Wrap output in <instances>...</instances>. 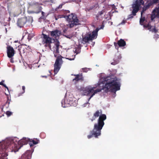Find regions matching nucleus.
I'll return each instance as SVG.
<instances>
[{
	"mask_svg": "<svg viewBox=\"0 0 159 159\" xmlns=\"http://www.w3.org/2000/svg\"><path fill=\"white\" fill-rule=\"evenodd\" d=\"M61 34V31L57 29L50 32L51 36L56 39H57V38H59Z\"/></svg>",
	"mask_w": 159,
	"mask_h": 159,
	"instance_id": "ddd939ff",
	"label": "nucleus"
},
{
	"mask_svg": "<svg viewBox=\"0 0 159 159\" xmlns=\"http://www.w3.org/2000/svg\"><path fill=\"white\" fill-rule=\"evenodd\" d=\"M63 4H61L58 7H57L56 8V9H58L59 8H61L62 7L63 5Z\"/></svg>",
	"mask_w": 159,
	"mask_h": 159,
	"instance_id": "c756f323",
	"label": "nucleus"
},
{
	"mask_svg": "<svg viewBox=\"0 0 159 159\" xmlns=\"http://www.w3.org/2000/svg\"><path fill=\"white\" fill-rule=\"evenodd\" d=\"M43 36L42 43L44 46L49 48L50 50H52L51 43H52V39L48 36L43 33L42 34Z\"/></svg>",
	"mask_w": 159,
	"mask_h": 159,
	"instance_id": "423d86ee",
	"label": "nucleus"
},
{
	"mask_svg": "<svg viewBox=\"0 0 159 159\" xmlns=\"http://www.w3.org/2000/svg\"><path fill=\"white\" fill-rule=\"evenodd\" d=\"M75 58V56H74V57H73L72 58H68L67 59L69 60H70L71 61V60H74V59Z\"/></svg>",
	"mask_w": 159,
	"mask_h": 159,
	"instance_id": "72a5a7b5",
	"label": "nucleus"
},
{
	"mask_svg": "<svg viewBox=\"0 0 159 159\" xmlns=\"http://www.w3.org/2000/svg\"><path fill=\"white\" fill-rule=\"evenodd\" d=\"M83 71L84 72H86V70H87L86 69H83Z\"/></svg>",
	"mask_w": 159,
	"mask_h": 159,
	"instance_id": "ea45409f",
	"label": "nucleus"
},
{
	"mask_svg": "<svg viewBox=\"0 0 159 159\" xmlns=\"http://www.w3.org/2000/svg\"><path fill=\"white\" fill-rule=\"evenodd\" d=\"M145 20V17L141 18L140 20V23L141 25H143V23Z\"/></svg>",
	"mask_w": 159,
	"mask_h": 159,
	"instance_id": "393cba45",
	"label": "nucleus"
},
{
	"mask_svg": "<svg viewBox=\"0 0 159 159\" xmlns=\"http://www.w3.org/2000/svg\"><path fill=\"white\" fill-rule=\"evenodd\" d=\"M67 30L66 29H65L64 30H63V32H64V33H65L66 31Z\"/></svg>",
	"mask_w": 159,
	"mask_h": 159,
	"instance_id": "58836bf2",
	"label": "nucleus"
},
{
	"mask_svg": "<svg viewBox=\"0 0 159 159\" xmlns=\"http://www.w3.org/2000/svg\"><path fill=\"white\" fill-rule=\"evenodd\" d=\"M153 14L151 16V18L152 20H153L156 17V16L155 13L152 12Z\"/></svg>",
	"mask_w": 159,
	"mask_h": 159,
	"instance_id": "bb28decb",
	"label": "nucleus"
},
{
	"mask_svg": "<svg viewBox=\"0 0 159 159\" xmlns=\"http://www.w3.org/2000/svg\"><path fill=\"white\" fill-rule=\"evenodd\" d=\"M151 5V4H149L148 5L146 6H145V8H147V9L149 7V6Z\"/></svg>",
	"mask_w": 159,
	"mask_h": 159,
	"instance_id": "f704fd0d",
	"label": "nucleus"
},
{
	"mask_svg": "<svg viewBox=\"0 0 159 159\" xmlns=\"http://www.w3.org/2000/svg\"><path fill=\"white\" fill-rule=\"evenodd\" d=\"M10 62L11 63H13V60L12 59H10Z\"/></svg>",
	"mask_w": 159,
	"mask_h": 159,
	"instance_id": "a19ab883",
	"label": "nucleus"
},
{
	"mask_svg": "<svg viewBox=\"0 0 159 159\" xmlns=\"http://www.w3.org/2000/svg\"><path fill=\"white\" fill-rule=\"evenodd\" d=\"M103 13H104V11H101L99 12H98V14L100 15H102V14H103Z\"/></svg>",
	"mask_w": 159,
	"mask_h": 159,
	"instance_id": "2f4dec72",
	"label": "nucleus"
},
{
	"mask_svg": "<svg viewBox=\"0 0 159 159\" xmlns=\"http://www.w3.org/2000/svg\"><path fill=\"white\" fill-rule=\"evenodd\" d=\"M29 5L34 10V11H32V13H38L40 12L42 10V7L38 2H31L29 3Z\"/></svg>",
	"mask_w": 159,
	"mask_h": 159,
	"instance_id": "0eeeda50",
	"label": "nucleus"
},
{
	"mask_svg": "<svg viewBox=\"0 0 159 159\" xmlns=\"http://www.w3.org/2000/svg\"><path fill=\"white\" fill-rule=\"evenodd\" d=\"M3 86L5 87V88H7L8 90V88L7 87L5 84H4L3 85Z\"/></svg>",
	"mask_w": 159,
	"mask_h": 159,
	"instance_id": "e433bc0d",
	"label": "nucleus"
},
{
	"mask_svg": "<svg viewBox=\"0 0 159 159\" xmlns=\"http://www.w3.org/2000/svg\"><path fill=\"white\" fill-rule=\"evenodd\" d=\"M118 58L116 56L114 58L115 60H114V61L112 62L111 63L112 65H116L118 63L119 61V60L121 59V57L120 55L117 56Z\"/></svg>",
	"mask_w": 159,
	"mask_h": 159,
	"instance_id": "6ab92c4d",
	"label": "nucleus"
},
{
	"mask_svg": "<svg viewBox=\"0 0 159 159\" xmlns=\"http://www.w3.org/2000/svg\"><path fill=\"white\" fill-rule=\"evenodd\" d=\"M143 27L144 28H147L148 30H149L150 31H151L152 32H155V33H157L158 32V30L155 28V26L154 27V28H152V26L149 23L147 25H144Z\"/></svg>",
	"mask_w": 159,
	"mask_h": 159,
	"instance_id": "f3484780",
	"label": "nucleus"
},
{
	"mask_svg": "<svg viewBox=\"0 0 159 159\" xmlns=\"http://www.w3.org/2000/svg\"><path fill=\"white\" fill-rule=\"evenodd\" d=\"M39 140L38 139L30 140L29 141V144L30 147L33 146L34 145L38 144L39 143Z\"/></svg>",
	"mask_w": 159,
	"mask_h": 159,
	"instance_id": "aec40b11",
	"label": "nucleus"
},
{
	"mask_svg": "<svg viewBox=\"0 0 159 159\" xmlns=\"http://www.w3.org/2000/svg\"><path fill=\"white\" fill-rule=\"evenodd\" d=\"M104 25L102 24L101 26V27L100 28H97L96 29H99V30H100V29H103L104 28Z\"/></svg>",
	"mask_w": 159,
	"mask_h": 159,
	"instance_id": "7c9ffc66",
	"label": "nucleus"
},
{
	"mask_svg": "<svg viewBox=\"0 0 159 159\" xmlns=\"http://www.w3.org/2000/svg\"><path fill=\"white\" fill-rule=\"evenodd\" d=\"M140 7V4L138 3V1H136L132 5V11L133 14H135V13L136 14L139 9Z\"/></svg>",
	"mask_w": 159,
	"mask_h": 159,
	"instance_id": "4468645a",
	"label": "nucleus"
},
{
	"mask_svg": "<svg viewBox=\"0 0 159 159\" xmlns=\"http://www.w3.org/2000/svg\"><path fill=\"white\" fill-rule=\"evenodd\" d=\"M44 13V12H43V11H42V15H43V14Z\"/></svg>",
	"mask_w": 159,
	"mask_h": 159,
	"instance_id": "a18cd8bd",
	"label": "nucleus"
},
{
	"mask_svg": "<svg viewBox=\"0 0 159 159\" xmlns=\"http://www.w3.org/2000/svg\"><path fill=\"white\" fill-rule=\"evenodd\" d=\"M102 110L100 109L97 110L93 114L92 118L90 119L92 121L95 120L99 117L97 123L94 124L93 129L90 132V134L87 136V138L90 139L92 137L97 138L101 134V130L104 125V121L107 119L105 114H102Z\"/></svg>",
	"mask_w": 159,
	"mask_h": 159,
	"instance_id": "f03ea898",
	"label": "nucleus"
},
{
	"mask_svg": "<svg viewBox=\"0 0 159 159\" xmlns=\"http://www.w3.org/2000/svg\"><path fill=\"white\" fill-rule=\"evenodd\" d=\"M99 30V29H96L92 32V34L90 33H88L90 35V38L91 40L97 38L98 35V32Z\"/></svg>",
	"mask_w": 159,
	"mask_h": 159,
	"instance_id": "2eb2a0df",
	"label": "nucleus"
},
{
	"mask_svg": "<svg viewBox=\"0 0 159 159\" xmlns=\"http://www.w3.org/2000/svg\"><path fill=\"white\" fill-rule=\"evenodd\" d=\"M30 139L26 138H23L20 140L18 143L19 144L21 145L22 146L26 144L29 142Z\"/></svg>",
	"mask_w": 159,
	"mask_h": 159,
	"instance_id": "a211bd4d",
	"label": "nucleus"
},
{
	"mask_svg": "<svg viewBox=\"0 0 159 159\" xmlns=\"http://www.w3.org/2000/svg\"><path fill=\"white\" fill-rule=\"evenodd\" d=\"M81 51L80 50V48H76L75 49V53H76V54H78V53H80Z\"/></svg>",
	"mask_w": 159,
	"mask_h": 159,
	"instance_id": "4be33fe9",
	"label": "nucleus"
},
{
	"mask_svg": "<svg viewBox=\"0 0 159 159\" xmlns=\"http://www.w3.org/2000/svg\"><path fill=\"white\" fill-rule=\"evenodd\" d=\"M64 15H59L57 16H55V18L56 20H57L59 18H61L62 17H65L64 16Z\"/></svg>",
	"mask_w": 159,
	"mask_h": 159,
	"instance_id": "b1692460",
	"label": "nucleus"
},
{
	"mask_svg": "<svg viewBox=\"0 0 159 159\" xmlns=\"http://www.w3.org/2000/svg\"><path fill=\"white\" fill-rule=\"evenodd\" d=\"M104 81L102 88L96 89V87L89 86L81 89V90L84 95L89 96L88 99V101L95 94L100 92L102 90H104L106 92L109 90L112 92H116L120 90V84L116 77L112 78L110 76H107L104 79Z\"/></svg>",
	"mask_w": 159,
	"mask_h": 159,
	"instance_id": "f257e3e1",
	"label": "nucleus"
},
{
	"mask_svg": "<svg viewBox=\"0 0 159 159\" xmlns=\"http://www.w3.org/2000/svg\"><path fill=\"white\" fill-rule=\"evenodd\" d=\"M22 89L23 90V92H22V94L23 93L25 92V86H23L22 87Z\"/></svg>",
	"mask_w": 159,
	"mask_h": 159,
	"instance_id": "473e14b6",
	"label": "nucleus"
},
{
	"mask_svg": "<svg viewBox=\"0 0 159 159\" xmlns=\"http://www.w3.org/2000/svg\"><path fill=\"white\" fill-rule=\"evenodd\" d=\"M59 47L60 43L59 41L57 39L55 41L54 46L53 48V52L54 53V56L55 57H57L54 64V72L55 75L58 72L63 63L62 59V57L60 55L57 57V55L56 54V53H58L59 52Z\"/></svg>",
	"mask_w": 159,
	"mask_h": 159,
	"instance_id": "20e7f679",
	"label": "nucleus"
},
{
	"mask_svg": "<svg viewBox=\"0 0 159 159\" xmlns=\"http://www.w3.org/2000/svg\"><path fill=\"white\" fill-rule=\"evenodd\" d=\"M71 75L75 76V77L72 80V82L75 84H76L80 81L82 82L84 80V78L82 73L77 75L72 74Z\"/></svg>",
	"mask_w": 159,
	"mask_h": 159,
	"instance_id": "6e6552de",
	"label": "nucleus"
},
{
	"mask_svg": "<svg viewBox=\"0 0 159 159\" xmlns=\"http://www.w3.org/2000/svg\"><path fill=\"white\" fill-rule=\"evenodd\" d=\"M136 1H138V3L140 4V6L144 4V2L143 0H137Z\"/></svg>",
	"mask_w": 159,
	"mask_h": 159,
	"instance_id": "5701e85b",
	"label": "nucleus"
},
{
	"mask_svg": "<svg viewBox=\"0 0 159 159\" xmlns=\"http://www.w3.org/2000/svg\"><path fill=\"white\" fill-rule=\"evenodd\" d=\"M142 12H141V16L142 15Z\"/></svg>",
	"mask_w": 159,
	"mask_h": 159,
	"instance_id": "49530a36",
	"label": "nucleus"
},
{
	"mask_svg": "<svg viewBox=\"0 0 159 159\" xmlns=\"http://www.w3.org/2000/svg\"><path fill=\"white\" fill-rule=\"evenodd\" d=\"M7 102H8L9 104V100H7Z\"/></svg>",
	"mask_w": 159,
	"mask_h": 159,
	"instance_id": "37998d69",
	"label": "nucleus"
},
{
	"mask_svg": "<svg viewBox=\"0 0 159 159\" xmlns=\"http://www.w3.org/2000/svg\"><path fill=\"white\" fill-rule=\"evenodd\" d=\"M3 81H2L1 82H0V85H2L3 86V85L4 84H3Z\"/></svg>",
	"mask_w": 159,
	"mask_h": 159,
	"instance_id": "4c0bfd02",
	"label": "nucleus"
},
{
	"mask_svg": "<svg viewBox=\"0 0 159 159\" xmlns=\"http://www.w3.org/2000/svg\"><path fill=\"white\" fill-rule=\"evenodd\" d=\"M92 9V8L90 7V9L89 10H90Z\"/></svg>",
	"mask_w": 159,
	"mask_h": 159,
	"instance_id": "c03bdc74",
	"label": "nucleus"
},
{
	"mask_svg": "<svg viewBox=\"0 0 159 159\" xmlns=\"http://www.w3.org/2000/svg\"><path fill=\"white\" fill-rule=\"evenodd\" d=\"M23 45H24V46H25V47H26L27 50L26 51L28 53H29V52H31V51L32 50L30 46H27V45L25 44H24Z\"/></svg>",
	"mask_w": 159,
	"mask_h": 159,
	"instance_id": "412c9836",
	"label": "nucleus"
},
{
	"mask_svg": "<svg viewBox=\"0 0 159 159\" xmlns=\"http://www.w3.org/2000/svg\"><path fill=\"white\" fill-rule=\"evenodd\" d=\"M90 35L87 33L85 35H82V39L79 40V42L81 44H85L89 43V41H91L90 39Z\"/></svg>",
	"mask_w": 159,
	"mask_h": 159,
	"instance_id": "1a4fd4ad",
	"label": "nucleus"
},
{
	"mask_svg": "<svg viewBox=\"0 0 159 159\" xmlns=\"http://www.w3.org/2000/svg\"><path fill=\"white\" fill-rule=\"evenodd\" d=\"M27 22V18L26 17H24L19 19L17 25L19 27H22Z\"/></svg>",
	"mask_w": 159,
	"mask_h": 159,
	"instance_id": "f8f14e48",
	"label": "nucleus"
},
{
	"mask_svg": "<svg viewBox=\"0 0 159 159\" xmlns=\"http://www.w3.org/2000/svg\"><path fill=\"white\" fill-rule=\"evenodd\" d=\"M50 1H52V0H50Z\"/></svg>",
	"mask_w": 159,
	"mask_h": 159,
	"instance_id": "de8ad7c7",
	"label": "nucleus"
},
{
	"mask_svg": "<svg viewBox=\"0 0 159 159\" xmlns=\"http://www.w3.org/2000/svg\"><path fill=\"white\" fill-rule=\"evenodd\" d=\"M7 53L8 57L11 58L14 55L15 52L12 47L9 46L7 47Z\"/></svg>",
	"mask_w": 159,
	"mask_h": 159,
	"instance_id": "9d476101",
	"label": "nucleus"
},
{
	"mask_svg": "<svg viewBox=\"0 0 159 159\" xmlns=\"http://www.w3.org/2000/svg\"><path fill=\"white\" fill-rule=\"evenodd\" d=\"M147 8L145 7V6L143 9V11H144L146 10Z\"/></svg>",
	"mask_w": 159,
	"mask_h": 159,
	"instance_id": "c9c22d12",
	"label": "nucleus"
},
{
	"mask_svg": "<svg viewBox=\"0 0 159 159\" xmlns=\"http://www.w3.org/2000/svg\"><path fill=\"white\" fill-rule=\"evenodd\" d=\"M42 77H45V78H46L47 77V76H42Z\"/></svg>",
	"mask_w": 159,
	"mask_h": 159,
	"instance_id": "79ce46f5",
	"label": "nucleus"
},
{
	"mask_svg": "<svg viewBox=\"0 0 159 159\" xmlns=\"http://www.w3.org/2000/svg\"><path fill=\"white\" fill-rule=\"evenodd\" d=\"M18 48L19 53L21 56H22V54L24 56H25L27 55L28 53L26 51L27 50L26 47L23 45L19 46Z\"/></svg>",
	"mask_w": 159,
	"mask_h": 159,
	"instance_id": "9b49d317",
	"label": "nucleus"
},
{
	"mask_svg": "<svg viewBox=\"0 0 159 159\" xmlns=\"http://www.w3.org/2000/svg\"><path fill=\"white\" fill-rule=\"evenodd\" d=\"M33 36V34H29L28 35V39L29 40H30L32 38Z\"/></svg>",
	"mask_w": 159,
	"mask_h": 159,
	"instance_id": "c85d7f7f",
	"label": "nucleus"
},
{
	"mask_svg": "<svg viewBox=\"0 0 159 159\" xmlns=\"http://www.w3.org/2000/svg\"><path fill=\"white\" fill-rule=\"evenodd\" d=\"M6 114L8 116H9L12 115V113L9 111H7Z\"/></svg>",
	"mask_w": 159,
	"mask_h": 159,
	"instance_id": "cd10ccee",
	"label": "nucleus"
},
{
	"mask_svg": "<svg viewBox=\"0 0 159 159\" xmlns=\"http://www.w3.org/2000/svg\"><path fill=\"white\" fill-rule=\"evenodd\" d=\"M136 14L135 13V14H134L133 13V11H132V13L130 15H129L128 16V18L130 19L132 18L134 16H136Z\"/></svg>",
	"mask_w": 159,
	"mask_h": 159,
	"instance_id": "a878e982",
	"label": "nucleus"
},
{
	"mask_svg": "<svg viewBox=\"0 0 159 159\" xmlns=\"http://www.w3.org/2000/svg\"><path fill=\"white\" fill-rule=\"evenodd\" d=\"M14 146V149H13L12 151L16 152L20 148H17V145L15 144L13 141L6 140L0 143V159H7L8 154L6 152L7 149L11 147Z\"/></svg>",
	"mask_w": 159,
	"mask_h": 159,
	"instance_id": "7ed1b4c3",
	"label": "nucleus"
},
{
	"mask_svg": "<svg viewBox=\"0 0 159 159\" xmlns=\"http://www.w3.org/2000/svg\"><path fill=\"white\" fill-rule=\"evenodd\" d=\"M67 20L69 22V27L72 28L75 25L78 24L79 20L77 18L76 15L73 13L67 16Z\"/></svg>",
	"mask_w": 159,
	"mask_h": 159,
	"instance_id": "39448f33",
	"label": "nucleus"
},
{
	"mask_svg": "<svg viewBox=\"0 0 159 159\" xmlns=\"http://www.w3.org/2000/svg\"><path fill=\"white\" fill-rule=\"evenodd\" d=\"M114 45L116 47L117 46V45H118L119 47H124L126 45V42L124 40L120 39L118 41L117 43L114 42Z\"/></svg>",
	"mask_w": 159,
	"mask_h": 159,
	"instance_id": "dca6fc26",
	"label": "nucleus"
}]
</instances>
